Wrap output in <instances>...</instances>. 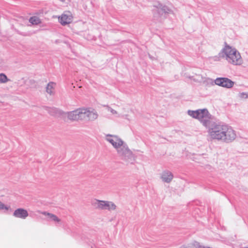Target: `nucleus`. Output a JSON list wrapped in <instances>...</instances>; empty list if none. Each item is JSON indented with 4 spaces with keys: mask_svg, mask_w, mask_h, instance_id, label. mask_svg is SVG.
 <instances>
[{
    "mask_svg": "<svg viewBox=\"0 0 248 248\" xmlns=\"http://www.w3.org/2000/svg\"><path fill=\"white\" fill-rule=\"evenodd\" d=\"M207 127H208V132L212 139L229 143L235 139L234 130L228 125L211 122Z\"/></svg>",
    "mask_w": 248,
    "mask_h": 248,
    "instance_id": "nucleus-1",
    "label": "nucleus"
},
{
    "mask_svg": "<svg viewBox=\"0 0 248 248\" xmlns=\"http://www.w3.org/2000/svg\"><path fill=\"white\" fill-rule=\"evenodd\" d=\"M225 46L219 53L218 55L220 58H225L227 61H231L232 56H234L236 58L235 60H232V64L240 65L242 63V59L239 52L235 48L230 46L225 42Z\"/></svg>",
    "mask_w": 248,
    "mask_h": 248,
    "instance_id": "nucleus-2",
    "label": "nucleus"
},
{
    "mask_svg": "<svg viewBox=\"0 0 248 248\" xmlns=\"http://www.w3.org/2000/svg\"><path fill=\"white\" fill-rule=\"evenodd\" d=\"M187 114L192 118L199 120L204 126L207 127L210 125L212 115L207 108L188 110Z\"/></svg>",
    "mask_w": 248,
    "mask_h": 248,
    "instance_id": "nucleus-3",
    "label": "nucleus"
},
{
    "mask_svg": "<svg viewBox=\"0 0 248 248\" xmlns=\"http://www.w3.org/2000/svg\"><path fill=\"white\" fill-rule=\"evenodd\" d=\"M154 7L155 8L153 10L154 16L155 18H158L164 16L166 17V15L172 13V10L168 6L162 4L158 1H156L154 4Z\"/></svg>",
    "mask_w": 248,
    "mask_h": 248,
    "instance_id": "nucleus-4",
    "label": "nucleus"
},
{
    "mask_svg": "<svg viewBox=\"0 0 248 248\" xmlns=\"http://www.w3.org/2000/svg\"><path fill=\"white\" fill-rule=\"evenodd\" d=\"M93 204L96 207L102 210H114L116 209V205L111 202L96 200Z\"/></svg>",
    "mask_w": 248,
    "mask_h": 248,
    "instance_id": "nucleus-5",
    "label": "nucleus"
},
{
    "mask_svg": "<svg viewBox=\"0 0 248 248\" xmlns=\"http://www.w3.org/2000/svg\"><path fill=\"white\" fill-rule=\"evenodd\" d=\"M214 82L216 85L227 89L231 88L233 87L234 82L228 78H217Z\"/></svg>",
    "mask_w": 248,
    "mask_h": 248,
    "instance_id": "nucleus-6",
    "label": "nucleus"
},
{
    "mask_svg": "<svg viewBox=\"0 0 248 248\" xmlns=\"http://www.w3.org/2000/svg\"><path fill=\"white\" fill-rule=\"evenodd\" d=\"M84 108H79L68 113V118L72 120L84 119Z\"/></svg>",
    "mask_w": 248,
    "mask_h": 248,
    "instance_id": "nucleus-7",
    "label": "nucleus"
},
{
    "mask_svg": "<svg viewBox=\"0 0 248 248\" xmlns=\"http://www.w3.org/2000/svg\"><path fill=\"white\" fill-rule=\"evenodd\" d=\"M118 154L124 159L131 158L132 154L126 144H123L121 146L116 148Z\"/></svg>",
    "mask_w": 248,
    "mask_h": 248,
    "instance_id": "nucleus-8",
    "label": "nucleus"
},
{
    "mask_svg": "<svg viewBox=\"0 0 248 248\" xmlns=\"http://www.w3.org/2000/svg\"><path fill=\"white\" fill-rule=\"evenodd\" d=\"M106 140L116 149L121 146L124 144V141L122 140L117 136L107 135Z\"/></svg>",
    "mask_w": 248,
    "mask_h": 248,
    "instance_id": "nucleus-9",
    "label": "nucleus"
},
{
    "mask_svg": "<svg viewBox=\"0 0 248 248\" xmlns=\"http://www.w3.org/2000/svg\"><path fill=\"white\" fill-rule=\"evenodd\" d=\"M85 113L83 115L84 119L88 121H93L97 119L98 114L94 110H90L87 108H84Z\"/></svg>",
    "mask_w": 248,
    "mask_h": 248,
    "instance_id": "nucleus-10",
    "label": "nucleus"
},
{
    "mask_svg": "<svg viewBox=\"0 0 248 248\" xmlns=\"http://www.w3.org/2000/svg\"><path fill=\"white\" fill-rule=\"evenodd\" d=\"M13 216L16 218L25 219L29 216V213L27 210L19 208L14 211Z\"/></svg>",
    "mask_w": 248,
    "mask_h": 248,
    "instance_id": "nucleus-11",
    "label": "nucleus"
},
{
    "mask_svg": "<svg viewBox=\"0 0 248 248\" xmlns=\"http://www.w3.org/2000/svg\"><path fill=\"white\" fill-rule=\"evenodd\" d=\"M161 178L164 182L169 183L172 180L173 175L170 171L166 170L162 172Z\"/></svg>",
    "mask_w": 248,
    "mask_h": 248,
    "instance_id": "nucleus-12",
    "label": "nucleus"
},
{
    "mask_svg": "<svg viewBox=\"0 0 248 248\" xmlns=\"http://www.w3.org/2000/svg\"><path fill=\"white\" fill-rule=\"evenodd\" d=\"M59 22L61 25L65 26L72 22V16L70 15L63 14L59 17Z\"/></svg>",
    "mask_w": 248,
    "mask_h": 248,
    "instance_id": "nucleus-13",
    "label": "nucleus"
},
{
    "mask_svg": "<svg viewBox=\"0 0 248 248\" xmlns=\"http://www.w3.org/2000/svg\"><path fill=\"white\" fill-rule=\"evenodd\" d=\"M42 214L45 216H47L51 220L55 222H59L61 220L55 215L44 211Z\"/></svg>",
    "mask_w": 248,
    "mask_h": 248,
    "instance_id": "nucleus-14",
    "label": "nucleus"
},
{
    "mask_svg": "<svg viewBox=\"0 0 248 248\" xmlns=\"http://www.w3.org/2000/svg\"><path fill=\"white\" fill-rule=\"evenodd\" d=\"M201 245L197 241H194L192 243L188 244L187 245H184L180 247V248H200Z\"/></svg>",
    "mask_w": 248,
    "mask_h": 248,
    "instance_id": "nucleus-15",
    "label": "nucleus"
},
{
    "mask_svg": "<svg viewBox=\"0 0 248 248\" xmlns=\"http://www.w3.org/2000/svg\"><path fill=\"white\" fill-rule=\"evenodd\" d=\"M44 108L51 115H54L60 113H59L60 110L56 108H49V107H46V106L44 107Z\"/></svg>",
    "mask_w": 248,
    "mask_h": 248,
    "instance_id": "nucleus-16",
    "label": "nucleus"
},
{
    "mask_svg": "<svg viewBox=\"0 0 248 248\" xmlns=\"http://www.w3.org/2000/svg\"><path fill=\"white\" fill-rule=\"evenodd\" d=\"M55 84L54 82H50L48 83L47 85V86L46 87V92L50 94H52L53 93V90L54 89V85Z\"/></svg>",
    "mask_w": 248,
    "mask_h": 248,
    "instance_id": "nucleus-17",
    "label": "nucleus"
},
{
    "mask_svg": "<svg viewBox=\"0 0 248 248\" xmlns=\"http://www.w3.org/2000/svg\"><path fill=\"white\" fill-rule=\"evenodd\" d=\"M29 22L32 25H36L40 23V20L38 17L34 16L30 18Z\"/></svg>",
    "mask_w": 248,
    "mask_h": 248,
    "instance_id": "nucleus-18",
    "label": "nucleus"
},
{
    "mask_svg": "<svg viewBox=\"0 0 248 248\" xmlns=\"http://www.w3.org/2000/svg\"><path fill=\"white\" fill-rule=\"evenodd\" d=\"M9 80H10V79L7 78L5 74H0V83H5L8 82Z\"/></svg>",
    "mask_w": 248,
    "mask_h": 248,
    "instance_id": "nucleus-19",
    "label": "nucleus"
},
{
    "mask_svg": "<svg viewBox=\"0 0 248 248\" xmlns=\"http://www.w3.org/2000/svg\"><path fill=\"white\" fill-rule=\"evenodd\" d=\"M10 208V206L6 205L3 203H2L1 201H0V210H5L8 211Z\"/></svg>",
    "mask_w": 248,
    "mask_h": 248,
    "instance_id": "nucleus-20",
    "label": "nucleus"
},
{
    "mask_svg": "<svg viewBox=\"0 0 248 248\" xmlns=\"http://www.w3.org/2000/svg\"><path fill=\"white\" fill-rule=\"evenodd\" d=\"M239 96L241 98L247 99L248 98V93H239Z\"/></svg>",
    "mask_w": 248,
    "mask_h": 248,
    "instance_id": "nucleus-21",
    "label": "nucleus"
},
{
    "mask_svg": "<svg viewBox=\"0 0 248 248\" xmlns=\"http://www.w3.org/2000/svg\"><path fill=\"white\" fill-rule=\"evenodd\" d=\"M108 110L110 111L112 113V114H116L117 113V111L115 110L112 109V108L109 107L108 106Z\"/></svg>",
    "mask_w": 248,
    "mask_h": 248,
    "instance_id": "nucleus-22",
    "label": "nucleus"
},
{
    "mask_svg": "<svg viewBox=\"0 0 248 248\" xmlns=\"http://www.w3.org/2000/svg\"><path fill=\"white\" fill-rule=\"evenodd\" d=\"M235 57L234 56H232V57L231 58L232 59V60H231V61H227L229 63H232V60H235L236 58H234Z\"/></svg>",
    "mask_w": 248,
    "mask_h": 248,
    "instance_id": "nucleus-23",
    "label": "nucleus"
},
{
    "mask_svg": "<svg viewBox=\"0 0 248 248\" xmlns=\"http://www.w3.org/2000/svg\"><path fill=\"white\" fill-rule=\"evenodd\" d=\"M60 0L62 1H64V0Z\"/></svg>",
    "mask_w": 248,
    "mask_h": 248,
    "instance_id": "nucleus-24",
    "label": "nucleus"
}]
</instances>
